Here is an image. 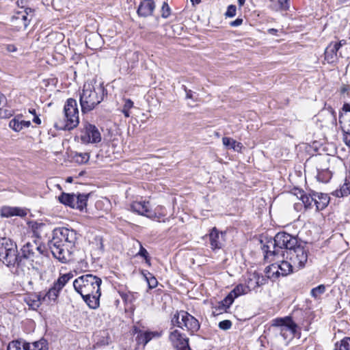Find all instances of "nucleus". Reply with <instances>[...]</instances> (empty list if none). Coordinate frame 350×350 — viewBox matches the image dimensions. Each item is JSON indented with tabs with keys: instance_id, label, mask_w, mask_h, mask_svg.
Wrapping results in <instances>:
<instances>
[{
	"instance_id": "nucleus-1",
	"label": "nucleus",
	"mask_w": 350,
	"mask_h": 350,
	"mask_svg": "<svg viewBox=\"0 0 350 350\" xmlns=\"http://www.w3.org/2000/svg\"><path fill=\"white\" fill-rule=\"evenodd\" d=\"M19 252V268L25 266L29 261L33 268L38 269L49 262V251L46 246L38 239H32L25 242L21 247Z\"/></svg>"
},
{
	"instance_id": "nucleus-2",
	"label": "nucleus",
	"mask_w": 350,
	"mask_h": 350,
	"mask_svg": "<svg viewBox=\"0 0 350 350\" xmlns=\"http://www.w3.org/2000/svg\"><path fill=\"white\" fill-rule=\"evenodd\" d=\"M299 243L295 237L285 232H280L275 234L273 239H270L262 246L265 259L272 261L275 258H284L283 254H286L287 250H292Z\"/></svg>"
},
{
	"instance_id": "nucleus-3",
	"label": "nucleus",
	"mask_w": 350,
	"mask_h": 350,
	"mask_svg": "<svg viewBox=\"0 0 350 350\" xmlns=\"http://www.w3.org/2000/svg\"><path fill=\"white\" fill-rule=\"evenodd\" d=\"M107 94V90L103 83L98 85L85 83L79 96L81 112L87 113L92 111L103 100L105 96Z\"/></svg>"
},
{
	"instance_id": "nucleus-4",
	"label": "nucleus",
	"mask_w": 350,
	"mask_h": 350,
	"mask_svg": "<svg viewBox=\"0 0 350 350\" xmlns=\"http://www.w3.org/2000/svg\"><path fill=\"white\" fill-rule=\"evenodd\" d=\"M16 243L8 237H0V261L8 267L19 268Z\"/></svg>"
},
{
	"instance_id": "nucleus-5",
	"label": "nucleus",
	"mask_w": 350,
	"mask_h": 350,
	"mask_svg": "<svg viewBox=\"0 0 350 350\" xmlns=\"http://www.w3.org/2000/svg\"><path fill=\"white\" fill-rule=\"evenodd\" d=\"M101 283L100 278L92 274H85L75 279L73 286L81 296H87L100 292Z\"/></svg>"
},
{
	"instance_id": "nucleus-6",
	"label": "nucleus",
	"mask_w": 350,
	"mask_h": 350,
	"mask_svg": "<svg viewBox=\"0 0 350 350\" xmlns=\"http://www.w3.org/2000/svg\"><path fill=\"white\" fill-rule=\"evenodd\" d=\"M64 120L55 124V128L59 130H72L79 123V110L77 100L68 98L64 107Z\"/></svg>"
},
{
	"instance_id": "nucleus-7",
	"label": "nucleus",
	"mask_w": 350,
	"mask_h": 350,
	"mask_svg": "<svg viewBox=\"0 0 350 350\" xmlns=\"http://www.w3.org/2000/svg\"><path fill=\"white\" fill-rule=\"evenodd\" d=\"M308 248L301 243H299L292 250L283 254L284 258L292 262L295 268L299 270L306 267L308 262Z\"/></svg>"
},
{
	"instance_id": "nucleus-8",
	"label": "nucleus",
	"mask_w": 350,
	"mask_h": 350,
	"mask_svg": "<svg viewBox=\"0 0 350 350\" xmlns=\"http://www.w3.org/2000/svg\"><path fill=\"white\" fill-rule=\"evenodd\" d=\"M89 196L90 194H75L62 192L58 197V200L60 203L67 206L83 211L87 206Z\"/></svg>"
},
{
	"instance_id": "nucleus-9",
	"label": "nucleus",
	"mask_w": 350,
	"mask_h": 350,
	"mask_svg": "<svg viewBox=\"0 0 350 350\" xmlns=\"http://www.w3.org/2000/svg\"><path fill=\"white\" fill-rule=\"evenodd\" d=\"M50 251L54 258L62 262H67L72 260L74 249L53 237L49 243Z\"/></svg>"
},
{
	"instance_id": "nucleus-10",
	"label": "nucleus",
	"mask_w": 350,
	"mask_h": 350,
	"mask_svg": "<svg viewBox=\"0 0 350 350\" xmlns=\"http://www.w3.org/2000/svg\"><path fill=\"white\" fill-rule=\"evenodd\" d=\"M72 276L71 273L60 275L58 279L54 282L52 287L42 297L43 301H46L48 304L51 302L56 303L59 293Z\"/></svg>"
},
{
	"instance_id": "nucleus-11",
	"label": "nucleus",
	"mask_w": 350,
	"mask_h": 350,
	"mask_svg": "<svg viewBox=\"0 0 350 350\" xmlns=\"http://www.w3.org/2000/svg\"><path fill=\"white\" fill-rule=\"evenodd\" d=\"M53 237L75 250V243L78 239V234L75 230L59 228L55 229Z\"/></svg>"
},
{
	"instance_id": "nucleus-12",
	"label": "nucleus",
	"mask_w": 350,
	"mask_h": 350,
	"mask_svg": "<svg viewBox=\"0 0 350 350\" xmlns=\"http://www.w3.org/2000/svg\"><path fill=\"white\" fill-rule=\"evenodd\" d=\"M266 270L267 273L272 272L273 275L275 274L277 276H286L293 272L294 270L297 271L291 261L288 260H285L284 259L282 260L279 264H272L267 267Z\"/></svg>"
},
{
	"instance_id": "nucleus-13",
	"label": "nucleus",
	"mask_w": 350,
	"mask_h": 350,
	"mask_svg": "<svg viewBox=\"0 0 350 350\" xmlns=\"http://www.w3.org/2000/svg\"><path fill=\"white\" fill-rule=\"evenodd\" d=\"M81 139L83 143H98L100 142L101 136L96 126L86 123L81 131Z\"/></svg>"
},
{
	"instance_id": "nucleus-14",
	"label": "nucleus",
	"mask_w": 350,
	"mask_h": 350,
	"mask_svg": "<svg viewBox=\"0 0 350 350\" xmlns=\"http://www.w3.org/2000/svg\"><path fill=\"white\" fill-rule=\"evenodd\" d=\"M271 325L280 327V332L288 329L295 335L297 332V325L293 321L291 316L283 318H275L271 321Z\"/></svg>"
},
{
	"instance_id": "nucleus-15",
	"label": "nucleus",
	"mask_w": 350,
	"mask_h": 350,
	"mask_svg": "<svg viewBox=\"0 0 350 350\" xmlns=\"http://www.w3.org/2000/svg\"><path fill=\"white\" fill-rule=\"evenodd\" d=\"M180 314L183 329H186L191 334L199 330L200 325L198 319L185 310H182Z\"/></svg>"
},
{
	"instance_id": "nucleus-16",
	"label": "nucleus",
	"mask_w": 350,
	"mask_h": 350,
	"mask_svg": "<svg viewBox=\"0 0 350 350\" xmlns=\"http://www.w3.org/2000/svg\"><path fill=\"white\" fill-rule=\"evenodd\" d=\"M266 281L267 279L265 278L262 274L255 271L248 275V277L245 281V286L248 291H250L252 290H254L257 287L263 285L265 284Z\"/></svg>"
},
{
	"instance_id": "nucleus-17",
	"label": "nucleus",
	"mask_w": 350,
	"mask_h": 350,
	"mask_svg": "<svg viewBox=\"0 0 350 350\" xmlns=\"http://www.w3.org/2000/svg\"><path fill=\"white\" fill-rule=\"evenodd\" d=\"M209 241L212 250L221 249L224 243V234L214 227L209 233Z\"/></svg>"
},
{
	"instance_id": "nucleus-18",
	"label": "nucleus",
	"mask_w": 350,
	"mask_h": 350,
	"mask_svg": "<svg viewBox=\"0 0 350 350\" xmlns=\"http://www.w3.org/2000/svg\"><path fill=\"white\" fill-rule=\"evenodd\" d=\"M155 9L153 0H143L138 6L137 13L139 16L146 18L152 16Z\"/></svg>"
},
{
	"instance_id": "nucleus-19",
	"label": "nucleus",
	"mask_w": 350,
	"mask_h": 350,
	"mask_svg": "<svg viewBox=\"0 0 350 350\" xmlns=\"http://www.w3.org/2000/svg\"><path fill=\"white\" fill-rule=\"evenodd\" d=\"M131 210L138 215L150 217V204L146 201H135L131 204Z\"/></svg>"
},
{
	"instance_id": "nucleus-20",
	"label": "nucleus",
	"mask_w": 350,
	"mask_h": 350,
	"mask_svg": "<svg viewBox=\"0 0 350 350\" xmlns=\"http://www.w3.org/2000/svg\"><path fill=\"white\" fill-rule=\"evenodd\" d=\"M23 342L27 350H48L49 349L48 342L43 338L33 342H27L25 340Z\"/></svg>"
},
{
	"instance_id": "nucleus-21",
	"label": "nucleus",
	"mask_w": 350,
	"mask_h": 350,
	"mask_svg": "<svg viewBox=\"0 0 350 350\" xmlns=\"http://www.w3.org/2000/svg\"><path fill=\"white\" fill-rule=\"evenodd\" d=\"M339 49L336 45H334L333 42H331L325 49V59L329 63L332 64L336 62L337 52Z\"/></svg>"
},
{
	"instance_id": "nucleus-22",
	"label": "nucleus",
	"mask_w": 350,
	"mask_h": 350,
	"mask_svg": "<svg viewBox=\"0 0 350 350\" xmlns=\"http://www.w3.org/2000/svg\"><path fill=\"white\" fill-rule=\"evenodd\" d=\"M329 199L327 194L316 192L314 204L316 205L317 210L321 211L324 209L328 205Z\"/></svg>"
},
{
	"instance_id": "nucleus-23",
	"label": "nucleus",
	"mask_w": 350,
	"mask_h": 350,
	"mask_svg": "<svg viewBox=\"0 0 350 350\" xmlns=\"http://www.w3.org/2000/svg\"><path fill=\"white\" fill-rule=\"evenodd\" d=\"M101 295V293H95L92 295H88L87 296H81L83 301L87 304V305L92 309H96L100 306V297Z\"/></svg>"
},
{
	"instance_id": "nucleus-24",
	"label": "nucleus",
	"mask_w": 350,
	"mask_h": 350,
	"mask_svg": "<svg viewBox=\"0 0 350 350\" xmlns=\"http://www.w3.org/2000/svg\"><path fill=\"white\" fill-rule=\"evenodd\" d=\"M299 199L304 204L305 208H311L312 207V203H314L316 191H312L309 194H306L303 191H299Z\"/></svg>"
},
{
	"instance_id": "nucleus-25",
	"label": "nucleus",
	"mask_w": 350,
	"mask_h": 350,
	"mask_svg": "<svg viewBox=\"0 0 350 350\" xmlns=\"http://www.w3.org/2000/svg\"><path fill=\"white\" fill-rule=\"evenodd\" d=\"M23 215V211L18 208L5 206L1 210V215L3 217H10L15 215L21 216Z\"/></svg>"
},
{
	"instance_id": "nucleus-26",
	"label": "nucleus",
	"mask_w": 350,
	"mask_h": 350,
	"mask_svg": "<svg viewBox=\"0 0 350 350\" xmlns=\"http://www.w3.org/2000/svg\"><path fill=\"white\" fill-rule=\"evenodd\" d=\"M222 142H223V144L226 147H227L228 148H232L234 150H236L238 152L241 151L243 148V145L241 143L238 142L230 137H223Z\"/></svg>"
},
{
	"instance_id": "nucleus-27",
	"label": "nucleus",
	"mask_w": 350,
	"mask_h": 350,
	"mask_svg": "<svg viewBox=\"0 0 350 350\" xmlns=\"http://www.w3.org/2000/svg\"><path fill=\"white\" fill-rule=\"evenodd\" d=\"M118 293L122 301L126 304L133 303L137 298V293H133L131 291L124 292L119 291Z\"/></svg>"
},
{
	"instance_id": "nucleus-28",
	"label": "nucleus",
	"mask_w": 350,
	"mask_h": 350,
	"mask_svg": "<svg viewBox=\"0 0 350 350\" xmlns=\"http://www.w3.org/2000/svg\"><path fill=\"white\" fill-rule=\"evenodd\" d=\"M334 350H350V337H345L336 342Z\"/></svg>"
},
{
	"instance_id": "nucleus-29",
	"label": "nucleus",
	"mask_w": 350,
	"mask_h": 350,
	"mask_svg": "<svg viewBox=\"0 0 350 350\" xmlns=\"http://www.w3.org/2000/svg\"><path fill=\"white\" fill-rule=\"evenodd\" d=\"M248 290L245 285L243 284H238L230 292L233 297L237 298L242 295L247 294L248 293Z\"/></svg>"
},
{
	"instance_id": "nucleus-30",
	"label": "nucleus",
	"mask_w": 350,
	"mask_h": 350,
	"mask_svg": "<svg viewBox=\"0 0 350 350\" xmlns=\"http://www.w3.org/2000/svg\"><path fill=\"white\" fill-rule=\"evenodd\" d=\"M96 345L105 346L109 344L110 338L109 334L106 331L100 332L99 334L96 336Z\"/></svg>"
},
{
	"instance_id": "nucleus-31",
	"label": "nucleus",
	"mask_w": 350,
	"mask_h": 350,
	"mask_svg": "<svg viewBox=\"0 0 350 350\" xmlns=\"http://www.w3.org/2000/svg\"><path fill=\"white\" fill-rule=\"evenodd\" d=\"M339 123L342 124L343 121L346 119L350 118V104L345 103L342 108V111L339 113Z\"/></svg>"
},
{
	"instance_id": "nucleus-32",
	"label": "nucleus",
	"mask_w": 350,
	"mask_h": 350,
	"mask_svg": "<svg viewBox=\"0 0 350 350\" xmlns=\"http://www.w3.org/2000/svg\"><path fill=\"white\" fill-rule=\"evenodd\" d=\"M164 208L163 206H158L155 209V212H152L150 210V217H148L154 220L160 221L161 219L165 216V213H163Z\"/></svg>"
},
{
	"instance_id": "nucleus-33",
	"label": "nucleus",
	"mask_w": 350,
	"mask_h": 350,
	"mask_svg": "<svg viewBox=\"0 0 350 350\" xmlns=\"http://www.w3.org/2000/svg\"><path fill=\"white\" fill-rule=\"evenodd\" d=\"M142 273L145 277L150 288H154L157 286L158 282L157 279L154 278V276L152 275V273L147 271H146V273L144 271H142Z\"/></svg>"
},
{
	"instance_id": "nucleus-34",
	"label": "nucleus",
	"mask_w": 350,
	"mask_h": 350,
	"mask_svg": "<svg viewBox=\"0 0 350 350\" xmlns=\"http://www.w3.org/2000/svg\"><path fill=\"white\" fill-rule=\"evenodd\" d=\"M325 286L324 284H320L318 286L313 288L310 291V295L313 298L317 299L320 297L321 295H323L325 292Z\"/></svg>"
},
{
	"instance_id": "nucleus-35",
	"label": "nucleus",
	"mask_w": 350,
	"mask_h": 350,
	"mask_svg": "<svg viewBox=\"0 0 350 350\" xmlns=\"http://www.w3.org/2000/svg\"><path fill=\"white\" fill-rule=\"evenodd\" d=\"M7 350H27V349L23 340H13L8 344Z\"/></svg>"
},
{
	"instance_id": "nucleus-36",
	"label": "nucleus",
	"mask_w": 350,
	"mask_h": 350,
	"mask_svg": "<svg viewBox=\"0 0 350 350\" xmlns=\"http://www.w3.org/2000/svg\"><path fill=\"white\" fill-rule=\"evenodd\" d=\"M182 310L176 311L173 315L171 323L173 326H177L178 327L183 328V321H181V313Z\"/></svg>"
},
{
	"instance_id": "nucleus-37",
	"label": "nucleus",
	"mask_w": 350,
	"mask_h": 350,
	"mask_svg": "<svg viewBox=\"0 0 350 350\" xmlns=\"http://www.w3.org/2000/svg\"><path fill=\"white\" fill-rule=\"evenodd\" d=\"M133 107V102L131 99H126L122 112L125 117L128 118L130 116L129 110Z\"/></svg>"
},
{
	"instance_id": "nucleus-38",
	"label": "nucleus",
	"mask_w": 350,
	"mask_h": 350,
	"mask_svg": "<svg viewBox=\"0 0 350 350\" xmlns=\"http://www.w3.org/2000/svg\"><path fill=\"white\" fill-rule=\"evenodd\" d=\"M135 334H137L135 337V340L137 345H142L143 346L146 345L145 339H144V334L142 330L138 329L137 327L134 329Z\"/></svg>"
},
{
	"instance_id": "nucleus-39",
	"label": "nucleus",
	"mask_w": 350,
	"mask_h": 350,
	"mask_svg": "<svg viewBox=\"0 0 350 350\" xmlns=\"http://www.w3.org/2000/svg\"><path fill=\"white\" fill-rule=\"evenodd\" d=\"M77 162L79 163H85L90 159L89 153H77L75 156Z\"/></svg>"
},
{
	"instance_id": "nucleus-40",
	"label": "nucleus",
	"mask_w": 350,
	"mask_h": 350,
	"mask_svg": "<svg viewBox=\"0 0 350 350\" xmlns=\"http://www.w3.org/2000/svg\"><path fill=\"white\" fill-rule=\"evenodd\" d=\"M161 17L163 18H167L171 14V8H170L167 2H163L161 10Z\"/></svg>"
},
{
	"instance_id": "nucleus-41",
	"label": "nucleus",
	"mask_w": 350,
	"mask_h": 350,
	"mask_svg": "<svg viewBox=\"0 0 350 350\" xmlns=\"http://www.w3.org/2000/svg\"><path fill=\"white\" fill-rule=\"evenodd\" d=\"M92 244L96 245V249L100 252L103 253L104 252L103 239L102 237L96 236L94 238V241L92 242Z\"/></svg>"
},
{
	"instance_id": "nucleus-42",
	"label": "nucleus",
	"mask_w": 350,
	"mask_h": 350,
	"mask_svg": "<svg viewBox=\"0 0 350 350\" xmlns=\"http://www.w3.org/2000/svg\"><path fill=\"white\" fill-rule=\"evenodd\" d=\"M9 126L14 131L18 132L22 130L21 124H20V120L16 118H14L10 120L9 123Z\"/></svg>"
},
{
	"instance_id": "nucleus-43",
	"label": "nucleus",
	"mask_w": 350,
	"mask_h": 350,
	"mask_svg": "<svg viewBox=\"0 0 350 350\" xmlns=\"http://www.w3.org/2000/svg\"><path fill=\"white\" fill-rule=\"evenodd\" d=\"M234 297L232 295V294L229 293L221 301V304L226 306L227 308H229L230 306L232 304Z\"/></svg>"
},
{
	"instance_id": "nucleus-44",
	"label": "nucleus",
	"mask_w": 350,
	"mask_h": 350,
	"mask_svg": "<svg viewBox=\"0 0 350 350\" xmlns=\"http://www.w3.org/2000/svg\"><path fill=\"white\" fill-rule=\"evenodd\" d=\"M27 304L29 305L30 308L34 310L38 308L40 306L39 300H36V298L34 297V295L28 299V300L27 301Z\"/></svg>"
},
{
	"instance_id": "nucleus-45",
	"label": "nucleus",
	"mask_w": 350,
	"mask_h": 350,
	"mask_svg": "<svg viewBox=\"0 0 350 350\" xmlns=\"http://www.w3.org/2000/svg\"><path fill=\"white\" fill-rule=\"evenodd\" d=\"M340 194L338 193V191H337V196H347L349 194H350V187L347 184H344L340 191Z\"/></svg>"
},
{
	"instance_id": "nucleus-46",
	"label": "nucleus",
	"mask_w": 350,
	"mask_h": 350,
	"mask_svg": "<svg viewBox=\"0 0 350 350\" xmlns=\"http://www.w3.org/2000/svg\"><path fill=\"white\" fill-rule=\"evenodd\" d=\"M232 322L230 320H224L219 323L218 327L222 330L230 329L232 327Z\"/></svg>"
},
{
	"instance_id": "nucleus-47",
	"label": "nucleus",
	"mask_w": 350,
	"mask_h": 350,
	"mask_svg": "<svg viewBox=\"0 0 350 350\" xmlns=\"http://www.w3.org/2000/svg\"><path fill=\"white\" fill-rule=\"evenodd\" d=\"M237 8L234 5H230L225 14L226 17H233L236 15Z\"/></svg>"
},
{
	"instance_id": "nucleus-48",
	"label": "nucleus",
	"mask_w": 350,
	"mask_h": 350,
	"mask_svg": "<svg viewBox=\"0 0 350 350\" xmlns=\"http://www.w3.org/2000/svg\"><path fill=\"white\" fill-rule=\"evenodd\" d=\"M12 115L11 110L3 109L0 106V118H8Z\"/></svg>"
},
{
	"instance_id": "nucleus-49",
	"label": "nucleus",
	"mask_w": 350,
	"mask_h": 350,
	"mask_svg": "<svg viewBox=\"0 0 350 350\" xmlns=\"http://www.w3.org/2000/svg\"><path fill=\"white\" fill-rule=\"evenodd\" d=\"M138 254L142 257H144L146 260V262L150 265V259L148 256V253L147 250L143 247L142 245L140 247V250L138 252Z\"/></svg>"
},
{
	"instance_id": "nucleus-50",
	"label": "nucleus",
	"mask_w": 350,
	"mask_h": 350,
	"mask_svg": "<svg viewBox=\"0 0 350 350\" xmlns=\"http://www.w3.org/2000/svg\"><path fill=\"white\" fill-rule=\"evenodd\" d=\"M289 1L290 0H278V2L280 8L286 10L290 7Z\"/></svg>"
},
{
	"instance_id": "nucleus-51",
	"label": "nucleus",
	"mask_w": 350,
	"mask_h": 350,
	"mask_svg": "<svg viewBox=\"0 0 350 350\" xmlns=\"http://www.w3.org/2000/svg\"><path fill=\"white\" fill-rule=\"evenodd\" d=\"M183 88L186 93V98L195 100L193 95V92L191 90H188L185 85H183Z\"/></svg>"
},
{
	"instance_id": "nucleus-52",
	"label": "nucleus",
	"mask_w": 350,
	"mask_h": 350,
	"mask_svg": "<svg viewBox=\"0 0 350 350\" xmlns=\"http://www.w3.org/2000/svg\"><path fill=\"white\" fill-rule=\"evenodd\" d=\"M341 94H347L350 97V88L349 85H343L340 88Z\"/></svg>"
},
{
	"instance_id": "nucleus-53",
	"label": "nucleus",
	"mask_w": 350,
	"mask_h": 350,
	"mask_svg": "<svg viewBox=\"0 0 350 350\" xmlns=\"http://www.w3.org/2000/svg\"><path fill=\"white\" fill-rule=\"evenodd\" d=\"M6 51L9 53H13L17 51V47L14 44H5L4 45Z\"/></svg>"
},
{
	"instance_id": "nucleus-54",
	"label": "nucleus",
	"mask_w": 350,
	"mask_h": 350,
	"mask_svg": "<svg viewBox=\"0 0 350 350\" xmlns=\"http://www.w3.org/2000/svg\"><path fill=\"white\" fill-rule=\"evenodd\" d=\"M150 334V336L152 337V338H159L160 337H161V336L163 335V331H153V332H150V331H148Z\"/></svg>"
},
{
	"instance_id": "nucleus-55",
	"label": "nucleus",
	"mask_w": 350,
	"mask_h": 350,
	"mask_svg": "<svg viewBox=\"0 0 350 350\" xmlns=\"http://www.w3.org/2000/svg\"><path fill=\"white\" fill-rule=\"evenodd\" d=\"M243 20L241 18H237L236 20L232 21L230 25L231 27H238L243 23Z\"/></svg>"
},
{
	"instance_id": "nucleus-56",
	"label": "nucleus",
	"mask_w": 350,
	"mask_h": 350,
	"mask_svg": "<svg viewBox=\"0 0 350 350\" xmlns=\"http://www.w3.org/2000/svg\"><path fill=\"white\" fill-rule=\"evenodd\" d=\"M343 140L345 144L350 148V135L344 132Z\"/></svg>"
},
{
	"instance_id": "nucleus-57",
	"label": "nucleus",
	"mask_w": 350,
	"mask_h": 350,
	"mask_svg": "<svg viewBox=\"0 0 350 350\" xmlns=\"http://www.w3.org/2000/svg\"><path fill=\"white\" fill-rule=\"evenodd\" d=\"M144 339L146 345L152 340V337L148 331L144 332Z\"/></svg>"
},
{
	"instance_id": "nucleus-58",
	"label": "nucleus",
	"mask_w": 350,
	"mask_h": 350,
	"mask_svg": "<svg viewBox=\"0 0 350 350\" xmlns=\"http://www.w3.org/2000/svg\"><path fill=\"white\" fill-rule=\"evenodd\" d=\"M20 124H21L22 129L25 127L27 128L30 126L31 122L30 121H26V120H20Z\"/></svg>"
},
{
	"instance_id": "nucleus-59",
	"label": "nucleus",
	"mask_w": 350,
	"mask_h": 350,
	"mask_svg": "<svg viewBox=\"0 0 350 350\" xmlns=\"http://www.w3.org/2000/svg\"><path fill=\"white\" fill-rule=\"evenodd\" d=\"M347 41L345 40H341L338 42H333L334 45H336L337 48L339 49L342 45L346 44Z\"/></svg>"
},
{
	"instance_id": "nucleus-60",
	"label": "nucleus",
	"mask_w": 350,
	"mask_h": 350,
	"mask_svg": "<svg viewBox=\"0 0 350 350\" xmlns=\"http://www.w3.org/2000/svg\"><path fill=\"white\" fill-rule=\"evenodd\" d=\"M6 103V98L4 95L0 93V106L3 105Z\"/></svg>"
},
{
	"instance_id": "nucleus-61",
	"label": "nucleus",
	"mask_w": 350,
	"mask_h": 350,
	"mask_svg": "<svg viewBox=\"0 0 350 350\" xmlns=\"http://www.w3.org/2000/svg\"><path fill=\"white\" fill-rule=\"evenodd\" d=\"M43 297L44 295H41L40 293L38 295H34V297L36 298V299L39 300L40 305L42 304V302H44L42 300Z\"/></svg>"
},
{
	"instance_id": "nucleus-62",
	"label": "nucleus",
	"mask_w": 350,
	"mask_h": 350,
	"mask_svg": "<svg viewBox=\"0 0 350 350\" xmlns=\"http://www.w3.org/2000/svg\"><path fill=\"white\" fill-rule=\"evenodd\" d=\"M22 18L24 21V25H25V27H27L29 25V23L31 21V19H28L27 18V14L26 15H23Z\"/></svg>"
},
{
	"instance_id": "nucleus-63",
	"label": "nucleus",
	"mask_w": 350,
	"mask_h": 350,
	"mask_svg": "<svg viewBox=\"0 0 350 350\" xmlns=\"http://www.w3.org/2000/svg\"><path fill=\"white\" fill-rule=\"evenodd\" d=\"M33 122L37 124H41V120L40 118L38 117V115L36 116H34L33 118Z\"/></svg>"
},
{
	"instance_id": "nucleus-64",
	"label": "nucleus",
	"mask_w": 350,
	"mask_h": 350,
	"mask_svg": "<svg viewBox=\"0 0 350 350\" xmlns=\"http://www.w3.org/2000/svg\"><path fill=\"white\" fill-rule=\"evenodd\" d=\"M25 11V14L27 16L29 14H31L33 12V10L30 8H27Z\"/></svg>"
}]
</instances>
